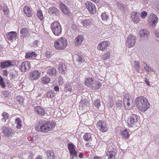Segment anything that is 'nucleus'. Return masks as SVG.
<instances>
[{
    "mask_svg": "<svg viewBox=\"0 0 159 159\" xmlns=\"http://www.w3.org/2000/svg\"><path fill=\"white\" fill-rule=\"evenodd\" d=\"M83 37L81 35H79L76 37L74 40L75 44V46L80 45L83 41Z\"/></svg>",
    "mask_w": 159,
    "mask_h": 159,
    "instance_id": "b1692460",
    "label": "nucleus"
},
{
    "mask_svg": "<svg viewBox=\"0 0 159 159\" xmlns=\"http://www.w3.org/2000/svg\"><path fill=\"white\" fill-rule=\"evenodd\" d=\"M54 89L56 91H58L59 90V88L57 86H55L54 87Z\"/></svg>",
    "mask_w": 159,
    "mask_h": 159,
    "instance_id": "69168bd1",
    "label": "nucleus"
},
{
    "mask_svg": "<svg viewBox=\"0 0 159 159\" xmlns=\"http://www.w3.org/2000/svg\"><path fill=\"white\" fill-rule=\"evenodd\" d=\"M58 80L59 84L61 85L63 83V78L61 76L59 77Z\"/></svg>",
    "mask_w": 159,
    "mask_h": 159,
    "instance_id": "6e6d98bb",
    "label": "nucleus"
},
{
    "mask_svg": "<svg viewBox=\"0 0 159 159\" xmlns=\"http://www.w3.org/2000/svg\"><path fill=\"white\" fill-rule=\"evenodd\" d=\"M10 76H11V78H12L14 77H15V75L13 72H11L10 74Z\"/></svg>",
    "mask_w": 159,
    "mask_h": 159,
    "instance_id": "774afa93",
    "label": "nucleus"
},
{
    "mask_svg": "<svg viewBox=\"0 0 159 159\" xmlns=\"http://www.w3.org/2000/svg\"><path fill=\"white\" fill-rule=\"evenodd\" d=\"M134 67L137 72H139L140 65L138 61H135L134 62Z\"/></svg>",
    "mask_w": 159,
    "mask_h": 159,
    "instance_id": "72a5a7b5",
    "label": "nucleus"
},
{
    "mask_svg": "<svg viewBox=\"0 0 159 159\" xmlns=\"http://www.w3.org/2000/svg\"><path fill=\"white\" fill-rule=\"evenodd\" d=\"M13 65L12 62L10 61H4L0 63V66L2 68H5L6 67H8Z\"/></svg>",
    "mask_w": 159,
    "mask_h": 159,
    "instance_id": "a878e982",
    "label": "nucleus"
},
{
    "mask_svg": "<svg viewBox=\"0 0 159 159\" xmlns=\"http://www.w3.org/2000/svg\"><path fill=\"white\" fill-rule=\"evenodd\" d=\"M3 11L5 15H7L8 13V9L7 8V7H4L3 8Z\"/></svg>",
    "mask_w": 159,
    "mask_h": 159,
    "instance_id": "bf43d9fd",
    "label": "nucleus"
},
{
    "mask_svg": "<svg viewBox=\"0 0 159 159\" xmlns=\"http://www.w3.org/2000/svg\"><path fill=\"white\" fill-rule=\"evenodd\" d=\"M83 138L85 141L89 142L91 141L92 139L91 134L89 133H86Z\"/></svg>",
    "mask_w": 159,
    "mask_h": 159,
    "instance_id": "2f4dec72",
    "label": "nucleus"
},
{
    "mask_svg": "<svg viewBox=\"0 0 159 159\" xmlns=\"http://www.w3.org/2000/svg\"><path fill=\"white\" fill-rule=\"evenodd\" d=\"M48 12L50 14H54L57 15H59V11L56 7H50L48 10Z\"/></svg>",
    "mask_w": 159,
    "mask_h": 159,
    "instance_id": "bb28decb",
    "label": "nucleus"
},
{
    "mask_svg": "<svg viewBox=\"0 0 159 159\" xmlns=\"http://www.w3.org/2000/svg\"><path fill=\"white\" fill-rule=\"evenodd\" d=\"M65 90L66 92L68 91L71 93L72 91V87L71 85L68 84H66L65 86Z\"/></svg>",
    "mask_w": 159,
    "mask_h": 159,
    "instance_id": "58836bf2",
    "label": "nucleus"
},
{
    "mask_svg": "<svg viewBox=\"0 0 159 159\" xmlns=\"http://www.w3.org/2000/svg\"><path fill=\"white\" fill-rule=\"evenodd\" d=\"M110 53L109 52H107L105 53L103 57V59L105 60L110 58Z\"/></svg>",
    "mask_w": 159,
    "mask_h": 159,
    "instance_id": "de8ad7c7",
    "label": "nucleus"
},
{
    "mask_svg": "<svg viewBox=\"0 0 159 159\" xmlns=\"http://www.w3.org/2000/svg\"><path fill=\"white\" fill-rule=\"evenodd\" d=\"M2 133L4 136L7 137H11L15 133L14 130L10 128L3 126L2 127Z\"/></svg>",
    "mask_w": 159,
    "mask_h": 159,
    "instance_id": "9b49d317",
    "label": "nucleus"
},
{
    "mask_svg": "<svg viewBox=\"0 0 159 159\" xmlns=\"http://www.w3.org/2000/svg\"><path fill=\"white\" fill-rule=\"evenodd\" d=\"M50 80V79L48 77H43L41 79L42 83L43 84H47Z\"/></svg>",
    "mask_w": 159,
    "mask_h": 159,
    "instance_id": "e433bc0d",
    "label": "nucleus"
},
{
    "mask_svg": "<svg viewBox=\"0 0 159 159\" xmlns=\"http://www.w3.org/2000/svg\"><path fill=\"white\" fill-rule=\"evenodd\" d=\"M35 111L39 116H43L45 114V110L39 106H37L34 108Z\"/></svg>",
    "mask_w": 159,
    "mask_h": 159,
    "instance_id": "2eb2a0df",
    "label": "nucleus"
},
{
    "mask_svg": "<svg viewBox=\"0 0 159 159\" xmlns=\"http://www.w3.org/2000/svg\"><path fill=\"white\" fill-rule=\"evenodd\" d=\"M130 96L128 94H126L123 97V103L126 109H128L130 105V102L132 101L130 99Z\"/></svg>",
    "mask_w": 159,
    "mask_h": 159,
    "instance_id": "9d476101",
    "label": "nucleus"
},
{
    "mask_svg": "<svg viewBox=\"0 0 159 159\" xmlns=\"http://www.w3.org/2000/svg\"><path fill=\"white\" fill-rule=\"evenodd\" d=\"M75 55L76 56V57H77V55H79V54H81V52L80 51H77V52H75Z\"/></svg>",
    "mask_w": 159,
    "mask_h": 159,
    "instance_id": "338daca9",
    "label": "nucleus"
},
{
    "mask_svg": "<svg viewBox=\"0 0 159 159\" xmlns=\"http://www.w3.org/2000/svg\"><path fill=\"white\" fill-rule=\"evenodd\" d=\"M114 105L113 102V100H111L108 103L107 106L109 108H111Z\"/></svg>",
    "mask_w": 159,
    "mask_h": 159,
    "instance_id": "603ef678",
    "label": "nucleus"
},
{
    "mask_svg": "<svg viewBox=\"0 0 159 159\" xmlns=\"http://www.w3.org/2000/svg\"><path fill=\"white\" fill-rule=\"evenodd\" d=\"M154 33L157 37L159 38V33L158 31L155 30L154 32Z\"/></svg>",
    "mask_w": 159,
    "mask_h": 159,
    "instance_id": "0e129e2a",
    "label": "nucleus"
},
{
    "mask_svg": "<svg viewBox=\"0 0 159 159\" xmlns=\"http://www.w3.org/2000/svg\"><path fill=\"white\" fill-rule=\"evenodd\" d=\"M52 31L53 34L57 36L59 35L61 33V25L57 22H54L51 25Z\"/></svg>",
    "mask_w": 159,
    "mask_h": 159,
    "instance_id": "39448f33",
    "label": "nucleus"
},
{
    "mask_svg": "<svg viewBox=\"0 0 159 159\" xmlns=\"http://www.w3.org/2000/svg\"><path fill=\"white\" fill-rule=\"evenodd\" d=\"M142 65H143L145 69L147 71H152L151 70V67H150L149 66H148L147 65V64H146V63L145 62H143Z\"/></svg>",
    "mask_w": 159,
    "mask_h": 159,
    "instance_id": "37998d69",
    "label": "nucleus"
},
{
    "mask_svg": "<svg viewBox=\"0 0 159 159\" xmlns=\"http://www.w3.org/2000/svg\"><path fill=\"white\" fill-rule=\"evenodd\" d=\"M115 103L117 107L120 108L122 107V102L120 100L116 101Z\"/></svg>",
    "mask_w": 159,
    "mask_h": 159,
    "instance_id": "79ce46f5",
    "label": "nucleus"
},
{
    "mask_svg": "<svg viewBox=\"0 0 159 159\" xmlns=\"http://www.w3.org/2000/svg\"><path fill=\"white\" fill-rule=\"evenodd\" d=\"M66 64L63 63H59V70L60 73L64 74L66 70Z\"/></svg>",
    "mask_w": 159,
    "mask_h": 159,
    "instance_id": "a211bd4d",
    "label": "nucleus"
},
{
    "mask_svg": "<svg viewBox=\"0 0 159 159\" xmlns=\"http://www.w3.org/2000/svg\"><path fill=\"white\" fill-rule=\"evenodd\" d=\"M23 11L27 17H30L32 16L33 12L28 6H26L24 7Z\"/></svg>",
    "mask_w": 159,
    "mask_h": 159,
    "instance_id": "4be33fe9",
    "label": "nucleus"
},
{
    "mask_svg": "<svg viewBox=\"0 0 159 159\" xmlns=\"http://www.w3.org/2000/svg\"><path fill=\"white\" fill-rule=\"evenodd\" d=\"M40 73L37 70H35L32 71L30 74V78L32 80L37 79L39 77Z\"/></svg>",
    "mask_w": 159,
    "mask_h": 159,
    "instance_id": "f3484780",
    "label": "nucleus"
},
{
    "mask_svg": "<svg viewBox=\"0 0 159 159\" xmlns=\"http://www.w3.org/2000/svg\"><path fill=\"white\" fill-rule=\"evenodd\" d=\"M47 153L48 157L49 159H55L54 154L52 150H48L47 151Z\"/></svg>",
    "mask_w": 159,
    "mask_h": 159,
    "instance_id": "7c9ffc66",
    "label": "nucleus"
},
{
    "mask_svg": "<svg viewBox=\"0 0 159 159\" xmlns=\"http://www.w3.org/2000/svg\"><path fill=\"white\" fill-rule=\"evenodd\" d=\"M37 16L40 20H42L43 19V16L42 11L40 9L37 10Z\"/></svg>",
    "mask_w": 159,
    "mask_h": 159,
    "instance_id": "f704fd0d",
    "label": "nucleus"
},
{
    "mask_svg": "<svg viewBox=\"0 0 159 159\" xmlns=\"http://www.w3.org/2000/svg\"><path fill=\"white\" fill-rule=\"evenodd\" d=\"M148 19L149 24L152 27L154 28L158 22V18L156 15L152 13L150 14Z\"/></svg>",
    "mask_w": 159,
    "mask_h": 159,
    "instance_id": "6e6552de",
    "label": "nucleus"
},
{
    "mask_svg": "<svg viewBox=\"0 0 159 159\" xmlns=\"http://www.w3.org/2000/svg\"><path fill=\"white\" fill-rule=\"evenodd\" d=\"M94 80L91 77L87 78L85 80L84 84L90 88Z\"/></svg>",
    "mask_w": 159,
    "mask_h": 159,
    "instance_id": "393cba45",
    "label": "nucleus"
},
{
    "mask_svg": "<svg viewBox=\"0 0 159 159\" xmlns=\"http://www.w3.org/2000/svg\"><path fill=\"white\" fill-rule=\"evenodd\" d=\"M70 158H73L77 159V154L76 151L75 150L73 151L72 152H70Z\"/></svg>",
    "mask_w": 159,
    "mask_h": 159,
    "instance_id": "c03bdc74",
    "label": "nucleus"
},
{
    "mask_svg": "<svg viewBox=\"0 0 159 159\" xmlns=\"http://www.w3.org/2000/svg\"><path fill=\"white\" fill-rule=\"evenodd\" d=\"M37 54L34 52H27L25 55V57L26 59H29L30 58H34L36 57Z\"/></svg>",
    "mask_w": 159,
    "mask_h": 159,
    "instance_id": "c85d7f7f",
    "label": "nucleus"
},
{
    "mask_svg": "<svg viewBox=\"0 0 159 159\" xmlns=\"http://www.w3.org/2000/svg\"><path fill=\"white\" fill-rule=\"evenodd\" d=\"M8 73V72L7 70H5L3 71V74L5 75H7Z\"/></svg>",
    "mask_w": 159,
    "mask_h": 159,
    "instance_id": "680f3d73",
    "label": "nucleus"
},
{
    "mask_svg": "<svg viewBox=\"0 0 159 159\" xmlns=\"http://www.w3.org/2000/svg\"><path fill=\"white\" fill-rule=\"evenodd\" d=\"M138 116L136 115L132 114L127 120L128 125L130 127H138L139 123L138 121Z\"/></svg>",
    "mask_w": 159,
    "mask_h": 159,
    "instance_id": "20e7f679",
    "label": "nucleus"
},
{
    "mask_svg": "<svg viewBox=\"0 0 159 159\" xmlns=\"http://www.w3.org/2000/svg\"><path fill=\"white\" fill-rule=\"evenodd\" d=\"M116 154V150L109 151L108 150L107 152L106 156H108V159H115Z\"/></svg>",
    "mask_w": 159,
    "mask_h": 159,
    "instance_id": "412c9836",
    "label": "nucleus"
},
{
    "mask_svg": "<svg viewBox=\"0 0 159 159\" xmlns=\"http://www.w3.org/2000/svg\"><path fill=\"white\" fill-rule=\"evenodd\" d=\"M144 81L146 83V84H147L148 85V86L150 85L149 81L146 78L145 79Z\"/></svg>",
    "mask_w": 159,
    "mask_h": 159,
    "instance_id": "e2e57ef3",
    "label": "nucleus"
},
{
    "mask_svg": "<svg viewBox=\"0 0 159 159\" xmlns=\"http://www.w3.org/2000/svg\"><path fill=\"white\" fill-rule=\"evenodd\" d=\"M68 147L70 152H72L73 151L75 150V146L71 143L68 144Z\"/></svg>",
    "mask_w": 159,
    "mask_h": 159,
    "instance_id": "a19ab883",
    "label": "nucleus"
},
{
    "mask_svg": "<svg viewBox=\"0 0 159 159\" xmlns=\"http://www.w3.org/2000/svg\"><path fill=\"white\" fill-rule=\"evenodd\" d=\"M20 67V70L22 72H25L30 69V64L28 61H24L22 63Z\"/></svg>",
    "mask_w": 159,
    "mask_h": 159,
    "instance_id": "f8f14e48",
    "label": "nucleus"
},
{
    "mask_svg": "<svg viewBox=\"0 0 159 159\" xmlns=\"http://www.w3.org/2000/svg\"><path fill=\"white\" fill-rule=\"evenodd\" d=\"M46 96L48 98H51L53 97V94L52 92L48 91L47 93Z\"/></svg>",
    "mask_w": 159,
    "mask_h": 159,
    "instance_id": "8fccbe9b",
    "label": "nucleus"
},
{
    "mask_svg": "<svg viewBox=\"0 0 159 159\" xmlns=\"http://www.w3.org/2000/svg\"><path fill=\"white\" fill-rule=\"evenodd\" d=\"M93 83L90 88L93 90L98 89L101 87V84L99 81H96L95 80Z\"/></svg>",
    "mask_w": 159,
    "mask_h": 159,
    "instance_id": "cd10ccee",
    "label": "nucleus"
},
{
    "mask_svg": "<svg viewBox=\"0 0 159 159\" xmlns=\"http://www.w3.org/2000/svg\"><path fill=\"white\" fill-rule=\"evenodd\" d=\"M17 36V33L16 32L11 31L8 33L7 35V37L8 40L13 41L15 40Z\"/></svg>",
    "mask_w": 159,
    "mask_h": 159,
    "instance_id": "dca6fc26",
    "label": "nucleus"
},
{
    "mask_svg": "<svg viewBox=\"0 0 159 159\" xmlns=\"http://www.w3.org/2000/svg\"><path fill=\"white\" fill-rule=\"evenodd\" d=\"M101 17L102 20L107 21L109 17L105 13H103L101 14Z\"/></svg>",
    "mask_w": 159,
    "mask_h": 159,
    "instance_id": "a18cd8bd",
    "label": "nucleus"
},
{
    "mask_svg": "<svg viewBox=\"0 0 159 159\" xmlns=\"http://www.w3.org/2000/svg\"><path fill=\"white\" fill-rule=\"evenodd\" d=\"M54 47L57 49L61 50L65 48L67 45L65 38L61 37L54 42Z\"/></svg>",
    "mask_w": 159,
    "mask_h": 159,
    "instance_id": "7ed1b4c3",
    "label": "nucleus"
},
{
    "mask_svg": "<svg viewBox=\"0 0 159 159\" xmlns=\"http://www.w3.org/2000/svg\"><path fill=\"white\" fill-rule=\"evenodd\" d=\"M118 7L119 9L122 11H124L125 10V7L124 5L122 4L121 3H118Z\"/></svg>",
    "mask_w": 159,
    "mask_h": 159,
    "instance_id": "3c124183",
    "label": "nucleus"
},
{
    "mask_svg": "<svg viewBox=\"0 0 159 159\" xmlns=\"http://www.w3.org/2000/svg\"><path fill=\"white\" fill-rule=\"evenodd\" d=\"M0 84L2 88H5L6 87L5 83L4 82L3 79L0 76Z\"/></svg>",
    "mask_w": 159,
    "mask_h": 159,
    "instance_id": "09e8293b",
    "label": "nucleus"
},
{
    "mask_svg": "<svg viewBox=\"0 0 159 159\" xmlns=\"http://www.w3.org/2000/svg\"><path fill=\"white\" fill-rule=\"evenodd\" d=\"M81 22L84 26L86 27L90 26L93 24L92 19L91 18L83 20Z\"/></svg>",
    "mask_w": 159,
    "mask_h": 159,
    "instance_id": "aec40b11",
    "label": "nucleus"
},
{
    "mask_svg": "<svg viewBox=\"0 0 159 159\" xmlns=\"http://www.w3.org/2000/svg\"><path fill=\"white\" fill-rule=\"evenodd\" d=\"M60 7L61 11L66 15H69L70 11L67 7L62 2H60L59 4Z\"/></svg>",
    "mask_w": 159,
    "mask_h": 159,
    "instance_id": "ddd939ff",
    "label": "nucleus"
},
{
    "mask_svg": "<svg viewBox=\"0 0 159 159\" xmlns=\"http://www.w3.org/2000/svg\"><path fill=\"white\" fill-rule=\"evenodd\" d=\"M132 19L134 22L136 23H138L139 21V19L137 17H134Z\"/></svg>",
    "mask_w": 159,
    "mask_h": 159,
    "instance_id": "13d9d810",
    "label": "nucleus"
},
{
    "mask_svg": "<svg viewBox=\"0 0 159 159\" xmlns=\"http://www.w3.org/2000/svg\"><path fill=\"white\" fill-rule=\"evenodd\" d=\"M39 41L38 40H35L33 43H31V45L33 47H36L37 46Z\"/></svg>",
    "mask_w": 159,
    "mask_h": 159,
    "instance_id": "4d7b16f0",
    "label": "nucleus"
},
{
    "mask_svg": "<svg viewBox=\"0 0 159 159\" xmlns=\"http://www.w3.org/2000/svg\"><path fill=\"white\" fill-rule=\"evenodd\" d=\"M108 42L106 41H102L100 43L98 46V50L104 51L106 48L108 46Z\"/></svg>",
    "mask_w": 159,
    "mask_h": 159,
    "instance_id": "6ab92c4d",
    "label": "nucleus"
},
{
    "mask_svg": "<svg viewBox=\"0 0 159 159\" xmlns=\"http://www.w3.org/2000/svg\"><path fill=\"white\" fill-rule=\"evenodd\" d=\"M47 73L49 76L52 77L56 75L57 70L55 68L52 67L48 69L47 70Z\"/></svg>",
    "mask_w": 159,
    "mask_h": 159,
    "instance_id": "5701e85b",
    "label": "nucleus"
},
{
    "mask_svg": "<svg viewBox=\"0 0 159 159\" xmlns=\"http://www.w3.org/2000/svg\"><path fill=\"white\" fill-rule=\"evenodd\" d=\"M136 42V37L132 34H130L127 37L126 43V46L128 48L132 47L134 45Z\"/></svg>",
    "mask_w": 159,
    "mask_h": 159,
    "instance_id": "423d86ee",
    "label": "nucleus"
},
{
    "mask_svg": "<svg viewBox=\"0 0 159 159\" xmlns=\"http://www.w3.org/2000/svg\"><path fill=\"white\" fill-rule=\"evenodd\" d=\"M16 100L18 101L19 103L21 104L22 102L23 99L22 97L20 96H17L16 98Z\"/></svg>",
    "mask_w": 159,
    "mask_h": 159,
    "instance_id": "864d4df0",
    "label": "nucleus"
},
{
    "mask_svg": "<svg viewBox=\"0 0 159 159\" xmlns=\"http://www.w3.org/2000/svg\"><path fill=\"white\" fill-rule=\"evenodd\" d=\"M97 126L99 130L103 132L106 131L107 125L106 121L104 120H99L98 122Z\"/></svg>",
    "mask_w": 159,
    "mask_h": 159,
    "instance_id": "1a4fd4ad",
    "label": "nucleus"
},
{
    "mask_svg": "<svg viewBox=\"0 0 159 159\" xmlns=\"http://www.w3.org/2000/svg\"><path fill=\"white\" fill-rule=\"evenodd\" d=\"M28 33V30L25 28H22L20 31V34H21V36L23 37L26 36Z\"/></svg>",
    "mask_w": 159,
    "mask_h": 159,
    "instance_id": "473e14b6",
    "label": "nucleus"
},
{
    "mask_svg": "<svg viewBox=\"0 0 159 159\" xmlns=\"http://www.w3.org/2000/svg\"><path fill=\"white\" fill-rule=\"evenodd\" d=\"M121 134L123 138L124 139H128L129 136V133L126 129H125L122 131L121 132Z\"/></svg>",
    "mask_w": 159,
    "mask_h": 159,
    "instance_id": "c756f323",
    "label": "nucleus"
},
{
    "mask_svg": "<svg viewBox=\"0 0 159 159\" xmlns=\"http://www.w3.org/2000/svg\"><path fill=\"white\" fill-rule=\"evenodd\" d=\"M147 13L145 11H143L141 13V16L142 18H144L147 16Z\"/></svg>",
    "mask_w": 159,
    "mask_h": 159,
    "instance_id": "5fc2aeb1",
    "label": "nucleus"
},
{
    "mask_svg": "<svg viewBox=\"0 0 159 159\" xmlns=\"http://www.w3.org/2000/svg\"><path fill=\"white\" fill-rule=\"evenodd\" d=\"M85 4L86 7L90 14L93 15L96 12V9L93 3L90 1H87Z\"/></svg>",
    "mask_w": 159,
    "mask_h": 159,
    "instance_id": "0eeeda50",
    "label": "nucleus"
},
{
    "mask_svg": "<svg viewBox=\"0 0 159 159\" xmlns=\"http://www.w3.org/2000/svg\"><path fill=\"white\" fill-rule=\"evenodd\" d=\"M2 116L3 117V118L2 119H4L5 121H6L9 118V115L6 112H3L2 114Z\"/></svg>",
    "mask_w": 159,
    "mask_h": 159,
    "instance_id": "49530a36",
    "label": "nucleus"
},
{
    "mask_svg": "<svg viewBox=\"0 0 159 159\" xmlns=\"http://www.w3.org/2000/svg\"><path fill=\"white\" fill-rule=\"evenodd\" d=\"M9 93L8 91H5L3 92V94L4 96L5 97H7L8 95H9Z\"/></svg>",
    "mask_w": 159,
    "mask_h": 159,
    "instance_id": "052dcab7",
    "label": "nucleus"
},
{
    "mask_svg": "<svg viewBox=\"0 0 159 159\" xmlns=\"http://www.w3.org/2000/svg\"><path fill=\"white\" fill-rule=\"evenodd\" d=\"M56 125L55 122L49 121H41L37 124L35 126L36 130L38 131L48 133L53 130Z\"/></svg>",
    "mask_w": 159,
    "mask_h": 159,
    "instance_id": "f257e3e1",
    "label": "nucleus"
},
{
    "mask_svg": "<svg viewBox=\"0 0 159 159\" xmlns=\"http://www.w3.org/2000/svg\"><path fill=\"white\" fill-rule=\"evenodd\" d=\"M93 104L97 108H99L101 106L100 100L99 99H97L94 102Z\"/></svg>",
    "mask_w": 159,
    "mask_h": 159,
    "instance_id": "ea45409f",
    "label": "nucleus"
},
{
    "mask_svg": "<svg viewBox=\"0 0 159 159\" xmlns=\"http://www.w3.org/2000/svg\"><path fill=\"white\" fill-rule=\"evenodd\" d=\"M15 122L17 124V128L20 129L21 127V121L20 118H17L15 120Z\"/></svg>",
    "mask_w": 159,
    "mask_h": 159,
    "instance_id": "c9c22d12",
    "label": "nucleus"
},
{
    "mask_svg": "<svg viewBox=\"0 0 159 159\" xmlns=\"http://www.w3.org/2000/svg\"><path fill=\"white\" fill-rule=\"evenodd\" d=\"M77 57H76V61L79 63H82L84 61L82 54L77 55Z\"/></svg>",
    "mask_w": 159,
    "mask_h": 159,
    "instance_id": "4c0bfd02",
    "label": "nucleus"
},
{
    "mask_svg": "<svg viewBox=\"0 0 159 159\" xmlns=\"http://www.w3.org/2000/svg\"><path fill=\"white\" fill-rule=\"evenodd\" d=\"M139 33L140 36L145 39H148L150 35L149 32L146 29L141 30L139 31Z\"/></svg>",
    "mask_w": 159,
    "mask_h": 159,
    "instance_id": "4468645a",
    "label": "nucleus"
},
{
    "mask_svg": "<svg viewBox=\"0 0 159 159\" xmlns=\"http://www.w3.org/2000/svg\"><path fill=\"white\" fill-rule=\"evenodd\" d=\"M137 109L144 112L150 107V104L148 100L143 96H139L135 99Z\"/></svg>",
    "mask_w": 159,
    "mask_h": 159,
    "instance_id": "f03ea898",
    "label": "nucleus"
}]
</instances>
